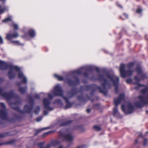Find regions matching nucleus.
I'll use <instances>...</instances> for the list:
<instances>
[{"mask_svg": "<svg viewBox=\"0 0 148 148\" xmlns=\"http://www.w3.org/2000/svg\"><path fill=\"white\" fill-rule=\"evenodd\" d=\"M98 79L102 83L101 87H98L101 92L106 94L107 88H110L112 85L115 87V91L117 92L119 83L118 77L113 74L108 73L103 75H99Z\"/></svg>", "mask_w": 148, "mask_h": 148, "instance_id": "obj_1", "label": "nucleus"}, {"mask_svg": "<svg viewBox=\"0 0 148 148\" xmlns=\"http://www.w3.org/2000/svg\"><path fill=\"white\" fill-rule=\"evenodd\" d=\"M49 98H45L43 100V104L45 108L50 111L52 110L54 108L50 107V104L51 100L54 96H60L62 97L64 99L66 104L65 107V109H67L70 108L71 104L69 102L68 98L63 96V91L60 85L57 84L54 88V90L51 91L47 94Z\"/></svg>", "mask_w": 148, "mask_h": 148, "instance_id": "obj_2", "label": "nucleus"}, {"mask_svg": "<svg viewBox=\"0 0 148 148\" xmlns=\"http://www.w3.org/2000/svg\"><path fill=\"white\" fill-rule=\"evenodd\" d=\"M142 95L136 99L134 103L136 107L141 108L144 105H148V87L142 90Z\"/></svg>", "mask_w": 148, "mask_h": 148, "instance_id": "obj_3", "label": "nucleus"}, {"mask_svg": "<svg viewBox=\"0 0 148 148\" xmlns=\"http://www.w3.org/2000/svg\"><path fill=\"white\" fill-rule=\"evenodd\" d=\"M20 69L18 67L15 66H10V70L8 73L9 77L11 79L14 77L15 75V72H19L18 75V78L22 79V82L25 84L27 83V79L23 73L20 72Z\"/></svg>", "mask_w": 148, "mask_h": 148, "instance_id": "obj_4", "label": "nucleus"}, {"mask_svg": "<svg viewBox=\"0 0 148 148\" xmlns=\"http://www.w3.org/2000/svg\"><path fill=\"white\" fill-rule=\"evenodd\" d=\"M125 99V95L124 94H120L117 98H115L114 100V104L115 106L113 109V113L114 116L118 114L117 107L121 102L123 101Z\"/></svg>", "mask_w": 148, "mask_h": 148, "instance_id": "obj_5", "label": "nucleus"}, {"mask_svg": "<svg viewBox=\"0 0 148 148\" xmlns=\"http://www.w3.org/2000/svg\"><path fill=\"white\" fill-rule=\"evenodd\" d=\"M73 139V136L70 134H68L66 135L60 134L59 138L54 142V143L58 144L64 140L68 142H70L72 141Z\"/></svg>", "mask_w": 148, "mask_h": 148, "instance_id": "obj_6", "label": "nucleus"}, {"mask_svg": "<svg viewBox=\"0 0 148 148\" xmlns=\"http://www.w3.org/2000/svg\"><path fill=\"white\" fill-rule=\"evenodd\" d=\"M121 108L126 114L132 113L134 109V107L129 102L126 103L125 106L124 105H122Z\"/></svg>", "mask_w": 148, "mask_h": 148, "instance_id": "obj_7", "label": "nucleus"}, {"mask_svg": "<svg viewBox=\"0 0 148 148\" xmlns=\"http://www.w3.org/2000/svg\"><path fill=\"white\" fill-rule=\"evenodd\" d=\"M125 65L124 64H121L120 67V72L121 76L122 77H125L127 76H130L133 73V71L129 69L127 71H125Z\"/></svg>", "mask_w": 148, "mask_h": 148, "instance_id": "obj_8", "label": "nucleus"}, {"mask_svg": "<svg viewBox=\"0 0 148 148\" xmlns=\"http://www.w3.org/2000/svg\"><path fill=\"white\" fill-rule=\"evenodd\" d=\"M0 107L2 109L0 110V119H5L7 118V113L5 109V105L3 103H0Z\"/></svg>", "mask_w": 148, "mask_h": 148, "instance_id": "obj_9", "label": "nucleus"}, {"mask_svg": "<svg viewBox=\"0 0 148 148\" xmlns=\"http://www.w3.org/2000/svg\"><path fill=\"white\" fill-rule=\"evenodd\" d=\"M0 95L8 99H11L14 97V95L13 91L9 93H4L3 90L1 88H0Z\"/></svg>", "mask_w": 148, "mask_h": 148, "instance_id": "obj_10", "label": "nucleus"}, {"mask_svg": "<svg viewBox=\"0 0 148 148\" xmlns=\"http://www.w3.org/2000/svg\"><path fill=\"white\" fill-rule=\"evenodd\" d=\"M33 103V100H31L29 101V105H26L25 106L24 110L25 112L29 113L31 112L33 107L32 105Z\"/></svg>", "mask_w": 148, "mask_h": 148, "instance_id": "obj_11", "label": "nucleus"}, {"mask_svg": "<svg viewBox=\"0 0 148 148\" xmlns=\"http://www.w3.org/2000/svg\"><path fill=\"white\" fill-rule=\"evenodd\" d=\"M9 103L11 106L12 108L15 109L16 111L20 113H22V111L20 110L19 108L17 107V106L18 105L19 103L18 102L12 103H10L9 102Z\"/></svg>", "mask_w": 148, "mask_h": 148, "instance_id": "obj_12", "label": "nucleus"}, {"mask_svg": "<svg viewBox=\"0 0 148 148\" xmlns=\"http://www.w3.org/2000/svg\"><path fill=\"white\" fill-rule=\"evenodd\" d=\"M19 36L17 33L13 34H8L6 35V38L8 40H10L14 38H17Z\"/></svg>", "mask_w": 148, "mask_h": 148, "instance_id": "obj_13", "label": "nucleus"}, {"mask_svg": "<svg viewBox=\"0 0 148 148\" xmlns=\"http://www.w3.org/2000/svg\"><path fill=\"white\" fill-rule=\"evenodd\" d=\"M7 67V64L4 62L0 60V69H4Z\"/></svg>", "mask_w": 148, "mask_h": 148, "instance_id": "obj_14", "label": "nucleus"}, {"mask_svg": "<svg viewBox=\"0 0 148 148\" xmlns=\"http://www.w3.org/2000/svg\"><path fill=\"white\" fill-rule=\"evenodd\" d=\"M77 93L76 89H75L71 90V92H69L67 93L68 98H70L72 97L73 95Z\"/></svg>", "mask_w": 148, "mask_h": 148, "instance_id": "obj_15", "label": "nucleus"}, {"mask_svg": "<svg viewBox=\"0 0 148 148\" xmlns=\"http://www.w3.org/2000/svg\"><path fill=\"white\" fill-rule=\"evenodd\" d=\"M68 84L71 85L73 84H77L79 83V80L78 79H76V82L70 80H69L68 82Z\"/></svg>", "mask_w": 148, "mask_h": 148, "instance_id": "obj_16", "label": "nucleus"}, {"mask_svg": "<svg viewBox=\"0 0 148 148\" xmlns=\"http://www.w3.org/2000/svg\"><path fill=\"white\" fill-rule=\"evenodd\" d=\"M44 143V142H43L38 144V145L39 148H49L51 147L50 145L49 144L46 147H43V145Z\"/></svg>", "mask_w": 148, "mask_h": 148, "instance_id": "obj_17", "label": "nucleus"}, {"mask_svg": "<svg viewBox=\"0 0 148 148\" xmlns=\"http://www.w3.org/2000/svg\"><path fill=\"white\" fill-rule=\"evenodd\" d=\"M29 34L31 37H34L35 36V33L34 31L32 29H30L29 31Z\"/></svg>", "mask_w": 148, "mask_h": 148, "instance_id": "obj_18", "label": "nucleus"}, {"mask_svg": "<svg viewBox=\"0 0 148 148\" xmlns=\"http://www.w3.org/2000/svg\"><path fill=\"white\" fill-rule=\"evenodd\" d=\"M27 90V88L26 87L24 88L20 87L19 89V91L22 94L26 92Z\"/></svg>", "mask_w": 148, "mask_h": 148, "instance_id": "obj_19", "label": "nucleus"}, {"mask_svg": "<svg viewBox=\"0 0 148 148\" xmlns=\"http://www.w3.org/2000/svg\"><path fill=\"white\" fill-rule=\"evenodd\" d=\"M83 69V68H81L78 70L74 71H73V74H75L77 75L79 74L82 72V70Z\"/></svg>", "mask_w": 148, "mask_h": 148, "instance_id": "obj_20", "label": "nucleus"}, {"mask_svg": "<svg viewBox=\"0 0 148 148\" xmlns=\"http://www.w3.org/2000/svg\"><path fill=\"white\" fill-rule=\"evenodd\" d=\"M136 71L138 75H143L141 69L140 67L138 66L137 67Z\"/></svg>", "mask_w": 148, "mask_h": 148, "instance_id": "obj_21", "label": "nucleus"}, {"mask_svg": "<svg viewBox=\"0 0 148 148\" xmlns=\"http://www.w3.org/2000/svg\"><path fill=\"white\" fill-rule=\"evenodd\" d=\"M54 75L59 81H62L63 80V77L60 76L58 75L57 74H55Z\"/></svg>", "mask_w": 148, "mask_h": 148, "instance_id": "obj_22", "label": "nucleus"}, {"mask_svg": "<svg viewBox=\"0 0 148 148\" xmlns=\"http://www.w3.org/2000/svg\"><path fill=\"white\" fill-rule=\"evenodd\" d=\"M71 121H68L63 122L62 123L60 124V126L66 125L71 123Z\"/></svg>", "mask_w": 148, "mask_h": 148, "instance_id": "obj_23", "label": "nucleus"}, {"mask_svg": "<svg viewBox=\"0 0 148 148\" xmlns=\"http://www.w3.org/2000/svg\"><path fill=\"white\" fill-rule=\"evenodd\" d=\"M6 9H7V7H5L4 8H1L0 5V14L3 13Z\"/></svg>", "mask_w": 148, "mask_h": 148, "instance_id": "obj_24", "label": "nucleus"}, {"mask_svg": "<svg viewBox=\"0 0 148 148\" xmlns=\"http://www.w3.org/2000/svg\"><path fill=\"white\" fill-rule=\"evenodd\" d=\"M11 20V18L10 17H8L5 18L4 20H3V22L6 23Z\"/></svg>", "mask_w": 148, "mask_h": 148, "instance_id": "obj_25", "label": "nucleus"}, {"mask_svg": "<svg viewBox=\"0 0 148 148\" xmlns=\"http://www.w3.org/2000/svg\"><path fill=\"white\" fill-rule=\"evenodd\" d=\"M40 110V108L39 106L36 107V109L34 110V112L36 114H38Z\"/></svg>", "mask_w": 148, "mask_h": 148, "instance_id": "obj_26", "label": "nucleus"}, {"mask_svg": "<svg viewBox=\"0 0 148 148\" xmlns=\"http://www.w3.org/2000/svg\"><path fill=\"white\" fill-rule=\"evenodd\" d=\"M14 43V45H23V44H21L18 41H12L11 42Z\"/></svg>", "mask_w": 148, "mask_h": 148, "instance_id": "obj_27", "label": "nucleus"}, {"mask_svg": "<svg viewBox=\"0 0 148 148\" xmlns=\"http://www.w3.org/2000/svg\"><path fill=\"white\" fill-rule=\"evenodd\" d=\"M93 128L95 130L97 131H99L101 130V128L99 127L97 125H95L94 126Z\"/></svg>", "mask_w": 148, "mask_h": 148, "instance_id": "obj_28", "label": "nucleus"}, {"mask_svg": "<svg viewBox=\"0 0 148 148\" xmlns=\"http://www.w3.org/2000/svg\"><path fill=\"white\" fill-rule=\"evenodd\" d=\"M135 84H136V85H137L138 86V87H135L134 88L136 90H138V87H140L143 86L142 85L140 84L138 82L135 83Z\"/></svg>", "mask_w": 148, "mask_h": 148, "instance_id": "obj_29", "label": "nucleus"}, {"mask_svg": "<svg viewBox=\"0 0 148 148\" xmlns=\"http://www.w3.org/2000/svg\"><path fill=\"white\" fill-rule=\"evenodd\" d=\"M134 63L133 62H131L129 63L128 65H127V67L129 68H130L132 66H133L134 65Z\"/></svg>", "mask_w": 148, "mask_h": 148, "instance_id": "obj_30", "label": "nucleus"}, {"mask_svg": "<svg viewBox=\"0 0 148 148\" xmlns=\"http://www.w3.org/2000/svg\"><path fill=\"white\" fill-rule=\"evenodd\" d=\"M51 131H49V132H48L46 133H44L42 135V137H44L48 135L50 133H51Z\"/></svg>", "mask_w": 148, "mask_h": 148, "instance_id": "obj_31", "label": "nucleus"}, {"mask_svg": "<svg viewBox=\"0 0 148 148\" xmlns=\"http://www.w3.org/2000/svg\"><path fill=\"white\" fill-rule=\"evenodd\" d=\"M13 26L14 27V28L15 29H18V26L17 24L13 23Z\"/></svg>", "mask_w": 148, "mask_h": 148, "instance_id": "obj_32", "label": "nucleus"}, {"mask_svg": "<svg viewBox=\"0 0 148 148\" xmlns=\"http://www.w3.org/2000/svg\"><path fill=\"white\" fill-rule=\"evenodd\" d=\"M42 118V117L40 116L37 118L36 119V121L37 122H39L40 121Z\"/></svg>", "mask_w": 148, "mask_h": 148, "instance_id": "obj_33", "label": "nucleus"}, {"mask_svg": "<svg viewBox=\"0 0 148 148\" xmlns=\"http://www.w3.org/2000/svg\"><path fill=\"white\" fill-rule=\"evenodd\" d=\"M142 12V10L141 8H138V9L136 11V12L138 13H141Z\"/></svg>", "mask_w": 148, "mask_h": 148, "instance_id": "obj_34", "label": "nucleus"}, {"mask_svg": "<svg viewBox=\"0 0 148 148\" xmlns=\"http://www.w3.org/2000/svg\"><path fill=\"white\" fill-rule=\"evenodd\" d=\"M6 136V134L4 133L0 134V138H3Z\"/></svg>", "mask_w": 148, "mask_h": 148, "instance_id": "obj_35", "label": "nucleus"}, {"mask_svg": "<svg viewBox=\"0 0 148 148\" xmlns=\"http://www.w3.org/2000/svg\"><path fill=\"white\" fill-rule=\"evenodd\" d=\"M135 80L138 82L141 79L138 78L137 76H136L134 78Z\"/></svg>", "mask_w": 148, "mask_h": 148, "instance_id": "obj_36", "label": "nucleus"}, {"mask_svg": "<svg viewBox=\"0 0 148 148\" xmlns=\"http://www.w3.org/2000/svg\"><path fill=\"white\" fill-rule=\"evenodd\" d=\"M61 101L59 99L56 100L54 102V103H61Z\"/></svg>", "mask_w": 148, "mask_h": 148, "instance_id": "obj_37", "label": "nucleus"}, {"mask_svg": "<svg viewBox=\"0 0 148 148\" xmlns=\"http://www.w3.org/2000/svg\"><path fill=\"white\" fill-rule=\"evenodd\" d=\"M126 82L128 83H130L132 82V80L131 79H127L126 80Z\"/></svg>", "mask_w": 148, "mask_h": 148, "instance_id": "obj_38", "label": "nucleus"}, {"mask_svg": "<svg viewBox=\"0 0 148 148\" xmlns=\"http://www.w3.org/2000/svg\"><path fill=\"white\" fill-rule=\"evenodd\" d=\"M95 70L97 71L98 72H99V69L97 67H96L95 68Z\"/></svg>", "mask_w": 148, "mask_h": 148, "instance_id": "obj_39", "label": "nucleus"}, {"mask_svg": "<svg viewBox=\"0 0 148 148\" xmlns=\"http://www.w3.org/2000/svg\"><path fill=\"white\" fill-rule=\"evenodd\" d=\"M3 42L2 39L1 37L0 36V44H2Z\"/></svg>", "mask_w": 148, "mask_h": 148, "instance_id": "obj_40", "label": "nucleus"}, {"mask_svg": "<svg viewBox=\"0 0 148 148\" xmlns=\"http://www.w3.org/2000/svg\"><path fill=\"white\" fill-rule=\"evenodd\" d=\"M44 115H47L48 114V112L47 110H45L44 112Z\"/></svg>", "mask_w": 148, "mask_h": 148, "instance_id": "obj_41", "label": "nucleus"}, {"mask_svg": "<svg viewBox=\"0 0 148 148\" xmlns=\"http://www.w3.org/2000/svg\"><path fill=\"white\" fill-rule=\"evenodd\" d=\"M35 97L37 99H39L40 98L39 95H36Z\"/></svg>", "mask_w": 148, "mask_h": 148, "instance_id": "obj_42", "label": "nucleus"}, {"mask_svg": "<svg viewBox=\"0 0 148 148\" xmlns=\"http://www.w3.org/2000/svg\"><path fill=\"white\" fill-rule=\"evenodd\" d=\"M40 95H42L43 96H45L47 95V94L43 92L40 93Z\"/></svg>", "mask_w": 148, "mask_h": 148, "instance_id": "obj_43", "label": "nucleus"}, {"mask_svg": "<svg viewBox=\"0 0 148 148\" xmlns=\"http://www.w3.org/2000/svg\"><path fill=\"white\" fill-rule=\"evenodd\" d=\"M123 15V16L125 17L126 18H128V16L126 14H124Z\"/></svg>", "mask_w": 148, "mask_h": 148, "instance_id": "obj_44", "label": "nucleus"}, {"mask_svg": "<svg viewBox=\"0 0 148 148\" xmlns=\"http://www.w3.org/2000/svg\"><path fill=\"white\" fill-rule=\"evenodd\" d=\"M147 141V140L145 139L144 140V143H143V144L145 145H146V142Z\"/></svg>", "mask_w": 148, "mask_h": 148, "instance_id": "obj_45", "label": "nucleus"}, {"mask_svg": "<svg viewBox=\"0 0 148 148\" xmlns=\"http://www.w3.org/2000/svg\"><path fill=\"white\" fill-rule=\"evenodd\" d=\"M86 111L88 113H89L90 112V110L89 109H88L86 110Z\"/></svg>", "mask_w": 148, "mask_h": 148, "instance_id": "obj_46", "label": "nucleus"}, {"mask_svg": "<svg viewBox=\"0 0 148 148\" xmlns=\"http://www.w3.org/2000/svg\"><path fill=\"white\" fill-rule=\"evenodd\" d=\"M47 129V128H42V129H41V130H40V131H42L43 130H45V129Z\"/></svg>", "mask_w": 148, "mask_h": 148, "instance_id": "obj_47", "label": "nucleus"}, {"mask_svg": "<svg viewBox=\"0 0 148 148\" xmlns=\"http://www.w3.org/2000/svg\"><path fill=\"white\" fill-rule=\"evenodd\" d=\"M58 148H63V147L62 146H61L59 147Z\"/></svg>", "mask_w": 148, "mask_h": 148, "instance_id": "obj_48", "label": "nucleus"}, {"mask_svg": "<svg viewBox=\"0 0 148 148\" xmlns=\"http://www.w3.org/2000/svg\"><path fill=\"white\" fill-rule=\"evenodd\" d=\"M146 112H147V113H148V110L146 111Z\"/></svg>", "mask_w": 148, "mask_h": 148, "instance_id": "obj_49", "label": "nucleus"}, {"mask_svg": "<svg viewBox=\"0 0 148 148\" xmlns=\"http://www.w3.org/2000/svg\"><path fill=\"white\" fill-rule=\"evenodd\" d=\"M118 5L119 7H121V6L120 5Z\"/></svg>", "mask_w": 148, "mask_h": 148, "instance_id": "obj_50", "label": "nucleus"}, {"mask_svg": "<svg viewBox=\"0 0 148 148\" xmlns=\"http://www.w3.org/2000/svg\"><path fill=\"white\" fill-rule=\"evenodd\" d=\"M5 0H0V1H4Z\"/></svg>", "mask_w": 148, "mask_h": 148, "instance_id": "obj_51", "label": "nucleus"}, {"mask_svg": "<svg viewBox=\"0 0 148 148\" xmlns=\"http://www.w3.org/2000/svg\"><path fill=\"white\" fill-rule=\"evenodd\" d=\"M146 133L148 134V132H147Z\"/></svg>", "mask_w": 148, "mask_h": 148, "instance_id": "obj_52", "label": "nucleus"}, {"mask_svg": "<svg viewBox=\"0 0 148 148\" xmlns=\"http://www.w3.org/2000/svg\"><path fill=\"white\" fill-rule=\"evenodd\" d=\"M78 98L79 99H80V98H79V97H78Z\"/></svg>", "mask_w": 148, "mask_h": 148, "instance_id": "obj_53", "label": "nucleus"}]
</instances>
